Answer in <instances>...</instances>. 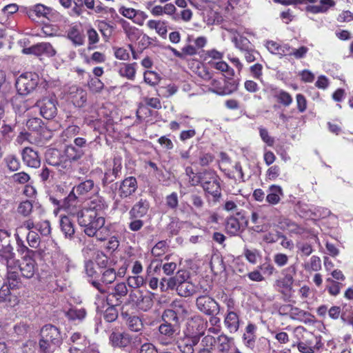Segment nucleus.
Listing matches in <instances>:
<instances>
[{
	"label": "nucleus",
	"instance_id": "nucleus-1",
	"mask_svg": "<svg viewBox=\"0 0 353 353\" xmlns=\"http://www.w3.org/2000/svg\"><path fill=\"white\" fill-rule=\"evenodd\" d=\"M108 208L104 199L97 195L91 199L79 214V225L83 228L85 234L96 235L100 241L107 240L110 236L108 226L104 227L105 219L100 212Z\"/></svg>",
	"mask_w": 353,
	"mask_h": 353
},
{
	"label": "nucleus",
	"instance_id": "nucleus-2",
	"mask_svg": "<svg viewBox=\"0 0 353 353\" xmlns=\"http://www.w3.org/2000/svg\"><path fill=\"white\" fill-rule=\"evenodd\" d=\"M294 343L302 353H316L323 346L321 336L315 335L303 326H297L293 330Z\"/></svg>",
	"mask_w": 353,
	"mask_h": 353
},
{
	"label": "nucleus",
	"instance_id": "nucleus-3",
	"mask_svg": "<svg viewBox=\"0 0 353 353\" xmlns=\"http://www.w3.org/2000/svg\"><path fill=\"white\" fill-rule=\"evenodd\" d=\"M281 273L283 276L276 279L273 286L275 290L282 295L283 299L285 301L296 303V301L295 300L294 290H293L294 277L296 274V265L293 264L283 269Z\"/></svg>",
	"mask_w": 353,
	"mask_h": 353
},
{
	"label": "nucleus",
	"instance_id": "nucleus-4",
	"mask_svg": "<svg viewBox=\"0 0 353 353\" xmlns=\"http://www.w3.org/2000/svg\"><path fill=\"white\" fill-rule=\"evenodd\" d=\"M198 183V186L202 188L207 196H212L214 202H218L220 200L222 196L221 178L215 170H203V174Z\"/></svg>",
	"mask_w": 353,
	"mask_h": 353
},
{
	"label": "nucleus",
	"instance_id": "nucleus-5",
	"mask_svg": "<svg viewBox=\"0 0 353 353\" xmlns=\"http://www.w3.org/2000/svg\"><path fill=\"white\" fill-rule=\"evenodd\" d=\"M110 275V270L108 268L102 275L101 281L102 283H98L96 282H93V285L99 290V292L103 294L101 296H99L97 298V311L99 312H103V317L105 320L108 322L110 321L109 319V313L108 310L110 307V303L108 302V296L105 295V294L108 292L110 286L109 284L110 283V281L108 279V277Z\"/></svg>",
	"mask_w": 353,
	"mask_h": 353
},
{
	"label": "nucleus",
	"instance_id": "nucleus-6",
	"mask_svg": "<svg viewBox=\"0 0 353 353\" xmlns=\"http://www.w3.org/2000/svg\"><path fill=\"white\" fill-rule=\"evenodd\" d=\"M211 288H205L203 294L195 301L197 310L207 316H215L220 312V305L216 301L209 295Z\"/></svg>",
	"mask_w": 353,
	"mask_h": 353
},
{
	"label": "nucleus",
	"instance_id": "nucleus-7",
	"mask_svg": "<svg viewBox=\"0 0 353 353\" xmlns=\"http://www.w3.org/2000/svg\"><path fill=\"white\" fill-rule=\"evenodd\" d=\"M189 325H192V327L197 325L198 327L201 326V328L198 329V332L194 336H186L182 340L181 343L179 345L181 353H194V347L199 343V336L203 334L204 323L202 319L192 320Z\"/></svg>",
	"mask_w": 353,
	"mask_h": 353
},
{
	"label": "nucleus",
	"instance_id": "nucleus-8",
	"mask_svg": "<svg viewBox=\"0 0 353 353\" xmlns=\"http://www.w3.org/2000/svg\"><path fill=\"white\" fill-rule=\"evenodd\" d=\"M39 81V77L35 73L26 72L21 74L16 81V88L20 94L26 95L34 90Z\"/></svg>",
	"mask_w": 353,
	"mask_h": 353
},
{
	"label": "nucleus",
	"instance_id": "nucleus-9",
	"mask_svg": "<svg viewBox=\"0 0 353 353\" xmlns=\"http://www.w3.org/2000/svg\"><path fill=\"white\" fill-rule=\"evenodd\" d=\"M46 162L56 167L60 172H64L70 168V162L65 158L64 154L55 148H50L46 152Z\"/></svg>",
	"mask_w": 353,
	"mask_h": 353
},
{
	"label": "nucleus",
	"instance_id": "nucleus-10",
	"mask_svg": "<svg viewBox=\"0 0 353 353\" xmlns=\"http://www.w3.org/2000/svg\"><path fill=\"white\" fill-rule=\"evenodd\" d=\"M61 209L69 214L76 216L79 222V214L81 212V203L73 190L65 197L61 203Z\"/></svg>",
	"mask_w": 353,
	"mask_h": 353
},
{
	"label": "nucleus",
	"instance_id": "nucleus-11",
	"mask_svg": "<svg viewBox=\"0 0 353 353\" xmlns=\"http://www.w3.org/2000/svg\"><path fill=\"white\" fill-rule=\"evenodd\" d=\"M224 176L228 179L234 181L236 183L245 182V175L241 162L236 161L231 167H219Z\"/></svg>",
	"mask_w": 353,
	"mask_h": 353
},
{
	"label": "nucleus",
	"instance_id": "nucleus-12",
	"mask_svg": "<svg viewBox=\"0 0 353 353\" xmlns=\"http://www.w3.org/2000/svg\"><path fill=\"white\" fill-rule=\"evenodd\" d=\"M42 117L46 119L54 118L57 112V101L52 98H43L37 102Z\"/></svg>",
	"mask_w": 353,
	"mask_h": 353
},
{
	"label": "nucleus",
	"instance_id": "nucleus-13",
	"mask_svg": "<svg viewBox=\"0 0 353 353\" xmlns=\"http://www.w3.org/2000/svg\"><path fill=\"white\" fill-rule=\"evenodd\" d=\"M137 181L135 177H127L121 182L119 189L116 190L114 197L127 198L137 190Z\"/></svg>",
	"mask_w": 353,
	"mask_h": 353
},
{
	"label": "nucleus",
	"instance_id": "nucleus-14",
	"mask_svg": "<svg viewBox=\"0 0 353 353\" xmlns=\"http://www.w3.org/2000/svg\"><path fill=\"white\" fill-rule=\"evenodd\" d=\"M180 326L162 322L158 327L159 338L163 344L173 341L179 330Z\"/></svg>",
	"mask_w": 353,
	"mask_h": 353
},
{
	"label": "nucleus",
	"instance_id": "nucleus-15",
	"mask_svg": "<svg viewBox=\"0 0 353 353\" xmlns=\"http://www.w3.org/2000/svg\"><path fill=\"white\" fill-rule=\"evenodd\" d=\"M25 54H32L36 56L46 55L52 57L56 54V50L50 43L42 42L23 50Z\"/></svg>",
	"mask_w": 353,
	"mask_h": 353
},
{
	"label": "nucleus",
	"instance_id": "nucleus-16",
	"mask_svg": "<svg viewBox=\"0 0 353 353\" xmlns=\"http://www.w3.org/2000/svg\"><path fill=\"white\" fill-rule=\"evenodd\" d=\"M23 163L28 167L37 168L41 165V157L39 152L32 148L26 147L21 152Z\"/></svg>",
	"mask_w": 353,
	"mask_h": 353
},
{
	"label": "nucleus",
	"instance_id": "nucleus-17",
	"mask_svg": "<svg viewBox=\"0 0 353 353\" xmlns=\"http://www.w3.org/2000/svg\"><path fill=\"white\" fill-rule=\"evenodd\" d=\"M13 264L25 278L30 279L35 273L36 263L32 258L24 257L21 262L14 261Z\"/></svg>",
	"mask_w": 353,
	"mask_h": 353
},
{
	"label": "nucleus",
	"instance_id": "nucleus-18",
	"mask_svg": "<svg viewBox=\"0 0 353 353\" xmlns=\"http://www.w3.org/2000/svg\"><path fill=\"white\" fill-rule=\"evenodd\" d=\"M68 99L76 107H83L87 101V93L82 88L77 86L72 85L69 88L68 91Z\"/></svg>",
	"mask_w": 353,
	"mask_h": 353
},
{
	"label": "nucleus",
	"instance_id": "nucleus-19",
	"mask_svg": "<svg viewBox=\"0 0 353 353\" xmlns=\"http://www.w3.org/2000/svg\"><path fill=\"white\" fill-rule=\"evenodd\" d=\"M121 316L128 327L132 332H139L143 328V323L137 315L130 314L122 307Z\"/></svg>",
	"mask_w": 353,
	"mask_h": 353
},
{
	"label": "nucleus",
	"instance_id": "nucleus-20",
	"mask_svg": "<svg viewBox=\"0 0 353 353\" xmlns=\"http://www.w3.org/2000/svg\"><path fill=\"white\" fill-rule=\"evenodd\" d=\"M41 339L49 341L50 343L59 345L61 336L59 329L52 325H46L41 330Z\"/></svg>",
	"mask_w": 353,
	"mask_h": 353
},
{
	"label": "nucleus",
	"instance_id": "nucleus-21",
	"mask_svg": "<svg viewBox=\"0 0 353 353\" xmlns=\"http://www.w3.org/2000/svg\"><path fill=\"white\" fill-rule=\"evenodd\" d=\"M161 269V265L160 264L154 265L153 262L150 263L147 267L145 280L152 290H156L158 288L159 279L157 276L159 274Z\"/></svg>",
	"mask_w": 353,
	"mask_h": 353
},
{
	"label": "nucleus",
	"instance_id": "nucleus-22",
	"mask_svg": "<svg viewBox=\"0 0 353 353\" xmlns=\"http://www.w3.org/2000/svg\"><path fill=\"white\" fill-rule=\"evenodd\" d=\"M13 263L14 261H9L7 265V281L12 290L19 288L21 285L19 271Z\"/></svg>",
	"mask_w": 353,
	"mask_h": 353
},
{
	"label": "nucleus",
	"instance_id": "nucleus-23",
	"mask_svg": "<svg viewBox=\"0 0 353 353\" xmlns=\"http://www.w3.org/2000/svg\"><path fill=\"white\" fill-rule=\"evenodd\" d=\"M150 208V203L147 199H141L129 212L130 219H141L145 216Z\"/></svg>",
	"mask_w": 353,
	"mask_h": 353
},
{
	"label": "nucleus",
	"instance_id": "nucleus-24",
	"mask_svg": "<svg viewBox=\"0 0 353 353\" xmlns=\"http://www.w3.org/2000/svg\"><path fill=\"white\" fill-rule=\"evenodd\" d=\"M117 21L121 26L127 38L130 41H135L141 37V34L143 33L141 30L134 26H130L129 22L122 18H119Z\"/></svg>",
	"mask_w": 353,
	"mask_h": 353
},
{
	"label": "nucleus",
	"instance_id": "nucleus-25",
	"mask_svg": "<svg viewBox=\"0 0 353 353\" xmlns=\"http://www.w3.org/2000/svg\"><path fill=\"white\" fill-rule=\"evenodd\" d=\"M168 49L172 52L173 55L182 60L185 59L188 57L194 56L198 54L196 47L190 43L185 45L181 48V51H179L172 46H168Z\"/></svg>",
	"mask_w": 353,
	"mask_h": 353
},
{
	"label": "nucleus",
	"instance_id": "nucleus-26",
	"mask_svg": "<svg viewBox=\"0 0 353 353\" xmlns=\"http://www.w3.org/2000/svg\"><path fill=\"white\" fill-rule=\"evenodd\" d=\"M335 6L336 1L334 0H320L319 5H309L306 6L305 10L312 14L325 13Z\"/></svg>",
	"mask_w": 353,
	"mask_h": 353
},
{
	"label": "nucleus",
	"instance_id": "nucleus-27",
	"mask_svg": "<svg viewBox=\"0 0 353 353\" xmlns=\"http://www.w3.org/2000/svg\"><path fill=\"white\" fill-rule=\"evenodd\" d=\"M272 96L276 102L284 107L290 106L293 101L292 97L288 92L282 89H273Z\"/></svg>",
	"mask_w": 353,
	"mask_h": 353
},
{
	"label": "nucleus",
	"instance_id": "nucleus-28",
	"mask_svg": "<svg viewBox=\"0 0 353 353\" xmlns=\"http://www.w3.org/2000/svg\"><path fill=\"white\" fill-rule=\"evenodd\" d=\"M239 316L234 311L227 312L224 323L230 333L236 332L239 328Z\"/></svg>",
	"mask_w": 353,
	"mask_h": 353
},
{
	"label": "nucleus",
	"instance_id": "nucleus-29",
	"mask_svg": "<svg viewBox=\"0 0 353 353\" xmlns=\"http://www.w3.org/2000/svg\"><path fill=\"white\" fill-rule=\"evenodd\" d=\"M137 63H120L119 65L115 63V66H117V71L119 74L123 77L127 78L128 79L132 80L134 79L136 74V68Z\"/></svg>",
	"mask_w": 353,
	"mask_h": 353
},
{
	"label": "nucleus",
	"instance_id": "nucleus-30",
	"mask_svg": "<svg viewBox=\"0 0 353 353\" xmlns=\"http://www.w3.org/2000/svg\"><path fill=\"white\" fill-rule=\"evenodd\" d=\"M256 329V325L253 323H248L245 327V332L243 336V339L245 345L248 347L253 348L255 345Z\"/></svg>",
	"mask_w": 353,
	"mask_h": 353
},
{
	"label": "nucleus",
	"instance_id": "nucleus-31",
	"mask_svg": "<svg viewBox=\"0 0 353 353\" xmlns=\"http://www.w3.org/2000/svg\"><path fill=\"white\" fill-rule=\"evenodd\" d=\"M290 316L291 319L303 321L305 323L313 322L314 317L310 312L301 310L299 307H290Z\"/></svg>",
	"mask_w": 353,
	"mask_h": 353
},
{
	"label": "nucleus",
	"instance_id": "nucleus-32",
	"mask_svg": "<svg viewBox=\"0 0 353 353\" xmlns=\"http://www.w3.org/2000/svg\"><path fill=\"white\" fill-rule=\"evenodd\" d=\"M177 294L181 297H189L196 293V286L191 281L183 282L174 287Z\"/></svg>",
	"mask_w": 353,
	"mask_h": 353
},
{
	"label": "nucleus",
	"instance_id": "nucleus-33",
	"mask_svg": "<svg viewBox=\"0 0 353 353\" xmlns=\"http://www.w3.org/2000/svg\"><path fill=\"white\" fill-rule=\"evenodd\" d=\"M190 279V273L189 271L186 270H180L176 272V274L174 277H172L168 280V287L170 289L173 290L174 289V287H176V285L189 281Z\"/></svg>",
	"mask_w": 353,
	"mask_h": 353
},
{
	"label": "nucleus",
	"instance_id": "nucleus-34",
	"mask_svg": "<svg viewBox=\"0 0 353 353\" xmlns=\"http://www.w3.org/2000/svg\"><path fill=\"white\" fill-rule=\"evenodd\" d=\"M283 195V190L279 185H272L269 188V193L266 196V201L270 205H276Z\"/></svg>",
	"mask_w": 353,
	"mask_h": 353
},
{
	"label": "nucleus",
	"instance_id": "nucleus-35",
	"mask_svg": "<svg viewBox=\"0 0 353 353\" xmlns=\"http://www.w3.org/2000/svg\"><path fill=\"white\" fill-rule=\"evenodd\" d=\"M70 341L71 342V346H76V347L79 348L80 350L88 353L87 345H89V342L85 336L79 332H74L70 336Z\"/></svg>",
	"mask_w": 353,
	"mask_h": 353
},
{
	"label": "nucleus",
	"instance_id": "nucleus-36",
	"mask_svg": "<svg viewBox=\"0 0 353 353\" xmlns=\"http://www.w3.org/2000/svg\"><path fill=\"white\" fill-rule=\"evenodd\" d=\"M131 342V337L129 334L112 333V345L119 347H127Z\"/></svg>",
	"mask_w": 353,
	"mask_h": 353
},
{
	"label": "nucleus",
	"instance_id": "nucleus-37",
	"mask_svg": "<svg viewBox=\"0 0 353 353\" xmlns=\"http://www.w3.org/2000/svg\"><path fill=\"white\" fill-rule=\"evenodd\" d=\"M83 154L84 152L81 148H77L72 145H67L64 151L65 158L70 162V165L71 161L79 160Z\"/></svg>",
	"mask_w": 353,
	"mask_h": 353
},
{
	"label": "nucleus",
	"instance_id": "nucleus-38",
	"mask_svg": "<svg viewBox=\"0 0 353 353\" xmlns=\"http://www.w3.org/2000/svg\"><path fill=\"white\" fill-rule=\"evenodd\" d=\"M60 227L66 238L71 239L74 234V224L67 216H63L60 219Z\"/></svg>",
	"mask_w": 353,
	"mask_h": 353
},
{
	"label": "nucleus",
	"instance_id": "nucleus-39",
	"mask_svg": "<svg viewBox=\"0 0 353 353\" xmlns=\"http://www.w3.org/2000/svg\"><path fill=\"white\" fill-rule=\"evenodd\" d=\"M52 9L43 4L38 3L33 6L29 10L28 14L30 17L36 16L37 17L48 18V15L51 13Z\"/></svg>",
	"mask_w": 353,
	"mask_h": 353
},
{
	"label": "nucleus",
	"instance_id": "nucleus-40",
	"mask_svg": "<svg viewBox=\"0 0 353 353\" xmlns=\"http://www.w3.org/2000/svg\"><path fill=\"white\" fill-rule=\"evenodd\" d=\"M162 322L180 326L178 312L173 309H165L161 315Z\"/></svg>",
	"mask_w": 353,
	"mask_h": 353
},
{
	"label": "nucleus",
	"instance_id": "nucleus-41",
	"mask_svg": "<svg viewBox=\"0 0 353 353\" xmlns=\"http://www.w3.org/2000/svg\"><path fill=\"white\" fill-rule=\"evenodd\" d=\"M232 344V339L225 334H221L216 339V345L220 352H228Z\"/></svg>",
	"mask_w": 353,
	"mask_h": 353
},
{
	"label": "nucleus",
	"instance_id": "nucleus-42",
	"mask_svg": "<svg viewBox=\"0 0 353 353\" xmlns=\"http://www.w3.org/2000/svg\"><path fill=\"white\" fill-rule=\"evenodd\" d=\"M10 288L8 285H3L0 289V302H8L11 306V302L13 305L17 303V298L16 296H12L10 293Z\"/></svg>",
	"mask_w": 353,
	"mask_h": 353
},
{
	"label": "nucleus",
	"instance_id": "nucleus-43",
	"mask_svg": "<svg viewBox=\"0 0 353 353\" xmlns=\"http://www.w3.org/2000/svg\"><path fill=\"white\" fill-rule=\"evenodd\" d=\"M225 230L232 235L237 234L241 230V223L239 219L234 216L228 218L225 223Z\"/></svg>",
	"mask_w": 353,
	"mask_h": 353
},
{
	"label": "nucleus",
	"instance_id": "nucleus-44",
	"mask_svg": "<svg viewBox=\"0 0 353 353\" xmlns=\"http://www.w3.org/2000/svg\"><path fill=\"white\" fill-rule=\"evenodd\" d=\"M185 174L188 176V182L191 186L196 187L199 185V181L203 174V170L199 172H194L193 168L188 166L185 169Z\"/></svg>",
	"mask_w": 353,
	"mask_h": 353
},
{
	"label": "nucleus",
	"instance_id": "nucleus-45",
	"mask_svg": "<svg viewBox=\"0 0 353 353\" xmlns=\"http://www.w3.org/2000/svg\"><path fill=\"white\" fill-rule=\"evenodd\" d=\"M303 268L306 272H317L321 269V260L316 255H313L309 261L305 263Z\"/></svg>",
	"mask_w": 353,
	"mask_h": 353
},
{
	"label": "nucleus",
	"instance_id": "nucleus-46",
	"mask_svg": "<svg viewBox=\"0 0 353 353\" xmlns=\"http://www.w3.org/2000/svg\"><path fill=\"white\" fill-rule=\"evenodd\" d=\"M153 299L150 295H141L137 300V306L142 311L147 312L153 306Z\"/></svg>",
	"mask_w": 353,
	"mask_h": 353
},
{
	"label": "nucleus",
	"instance_id": "nucleus-47",
	"mask_svg": "<svg viewBox=\"0 0 353 353\" xmlns=\"http://www.w3.org/2000/svg\"><path fill=\"white\" fill-rule=\"evenodd\" d=\"M239 88V82L230 78L228 80L223 79L222 96L230 95L236 92Z\"/></svg>",
	"mask_w": 353,
	"mask_h": 353
},
{
	"label": "nucleus",
	"instance_id": "nucleus-48",
	"mask_svg": "<svg viewBox=\"0 0 353 353\" xmlns=\"http://www.w3.org/2000/svg\"><path fill=\"white\" fill-rule=\"evenodd\" d=\"M214 160V156L210 152H205L200 150L198 152V161L196 162L201 167L210 165Z\"/></svg>",
	"mask_w": 353,
	"mask_h": 353
},
{
	"label": "nucleus",
	"instance_id": "nucleus-49",
	"mask_svg": "<svg viewBox=\"0 0 353 353\" xmlns=\"http://www.w3.org/2000/svg\"><path fill=\"white\" fill-rule=\"evenodd\" d=\"M119 12L125 17L128 18L130 19H134L137 16H141L142 19H145L147 18V14H145L143 12H139L136 10L134 8H125L121 7L119 9Z\"/></svg>",
	"mask_w": 353,
	"mask_h": 353
},
{
	"label": "nucleus",
	"instance_id": "nucleus-50",
	"mask_svg": "<svg viewBox=\"0 0 353 353\" xmlns=\"http://www.w3.org/2000/svg\"><path fill=\"white\" fill-rule=\"evenodd\" d=\"M94 181L92 180H86L81 182L73 188L79 195H85L94 188Z\"/></svg>",
	"mask_w": 353,
	"mask_h": 353
},
{
	"label": "nucleus",
	"instance_id": "nucleus-51",
	"mask_svg": "<svg viewBox=\"0 0 353 353\" xmlns=\"http://www.w3.org/2000/svg\"><path fill=\"white\" fill-rule=\"evenodd\" d=\"M143 79L147 84L152 86L157 85L161 79L157 72L152 70H146L143 74Z\"/></svg>",
	"mask_w": 353,
	"mask_h": 353
},
{
	"label": "nucleus",
	"instance_id": "nucleus-52",
	"mask_svg": "<svg viewBox=\"0 0 353 353\" xmlns=\"http://www.w3.org/2000/svg\"><path fill=\"white\" fill-rule=\"evenodd\" d=\"M68 37L76 46L83 44V37L76 27H72L69 30Z\"/></svg>",
	"mask_w": 353,
	"mask_h": 353
},
{
	"label": "nucleus",
	"instance_id": "nucleus-53",
	"mask_svg": "<svg viewBox=\"0 0 353 353\" xmlns=\"http://www.w3.org/2000/svg\"><path fill=\"white\" fill-rule=\"evenodd\" d=\"M168 248L166 241H159L152 248L151 253L155 257L163 256L167 251Z\"/></svg>",
	"mask_w": 353,
	"mask_h": 353
},
{
	"label": "nucleus",
	"instance_id": "nucleus-54",
	"mask_svg": "<svg viewBox=\"0 0 353 353\" xmlns=\"http://www.w3.org/2000/svg\"><path fill=\"white\" fill-rule=\"evenodd\" d=\"M86 314L85 310L83 308H70L67 312L66 316L70 320H82L85 318Z\"/></svg>",
	"mask_w": 353,
	"mask_h": 353
},
{
	"label": "nucleus",
	"instance_id": "nucleus-55",
	"mask_svg": "<svg viewBox=\"0 0 353 353\" xmlns=\"http://www.w3.org/2000/svg\"><path fill=\"white\" fill-rule=\"evenodd\" d=\"M235 46L242 53L254 48L249 39L244 37L236 39Z\"/></svg>",
	"mask_w": 353,
	"mask_h": 353
},
{
	"label": "nucleus",
	"instance_id": "nucleus-56",
	"mask_svg": "<svg viewBox=\"0 0 353 353\" xmlns=\"http://www.w3.org/2000/svg\"><path fill=\"white\" fill-rule=\"evenodd\" d=\"M165 205L166 207L172 210H176L179 206V197L178 194L176 192H173L170 194H168L165 198Z\"/></svg>",
	"mask_w": 353,
	"mask_h": 353
},
{
	"label": "nucleus",
	"instance_id": "nucleus-57",
	"mask_svg": "<svg viewBox=\"0 0 353 353\" xmlns=\"http://www.w3.org/2000/svg\"><path fill=\"white\" fill-rule=\"evenodd\" d=\"M243 255L245 258L250 262L251 264H256L258 261V258H259L260 253L259 251L256 249H249L247 248H244Z\"/></svg>",
	"mask_w": 353,
	"mask_h": 353
},
{
	"label": "nucleus",
	"instance_id": "nucleus-58",
	"mask_svg": "<svg viewBox=\"0 0 353 353\" xmlns=\"http://www.w3.org/2000/svg\"><path fill=\"white\" fill-rule=\"evenodd\" d=\"M210 88L209 90L218 94L222 96L223 79H214L213 77L210 81Z\"/></svg>",
	"mask_w": 353,
	"mask_h": 353
},
{
	"label": "nucleus",
	"instance_id": "nucleus-59",
	"mask_svg": "<svg viewBox=\"0 0 353 353\" xmlns=\"http://www.w3.org/2000/svg\"><path fill=\"white\" fill-rule=\"evenodd\" d=\"M193 16V13L190 9L184 8L180 13H176V15H173L172 19L176 22L183 21L184 22H189Z\"/></svg>",
	"mask_w": 353,
	"mask_h": 353
},
{
	"label": "nucleus",
	"instance_id": "nucleus-60",
	"mask_svg": "<svg viewBox=\"0 0 353 353\" xmlns=\"http://www.w3.org/2000/svg\"><path fill=\"white\" fill-rule=\"evenodd\" d=\"M4 161L8 167V168L12 171H17L20 168V162L19 159L13 154L8 155L5 159Z\"/></svg>",
	"mask_w": 353,
	"mask_h": 353
},
{
	"label": "nucleus",
	"instance_id": "nucleus-61",
	"mask_svg": "<svg viewBox=\"0 0 353 353\" xmlns=\"http://www.w3.org/2000/svg\"><path fill=\"white\" fill-rule=\"evenodd\" d=\"M32 203L26 200L21 202L17 208V212L23 216H28L32 211Z\"/></svg>",
	"mask_w": 353,
	"mask_h": 353
},
{
	"label": "nucleus",
	"instance_id": "nucleus-62",
	"mask_svg": "<svg viewBox=\"0 0 353 353\" xmlns=\"http://www.w3.org/2000/svg\"><path fill=\"white\" fill-rule=\"evenodd\" d=\"M214 68L222 72H225L228 77L234 76V70L225 61H220L214 63Z\"/></svg>",
	"mask_w": 353,
	"mask_h": 353
},
{
	"label": "nucleus",
	"instance_id": "nucleus-63",
	"mask_svg": "<svg viewBox=\"0 0 353 353\" xmlns=\"http://www.w3.org/2000/svg\"><path fill=\"white\" fill-rule=\"evenodd\" d=\"M326 281L329 283L327 285V290L332 296H336L340 293L341 283L335 281L331 278H327Z\"/></svg>",
	"mask_w": 353,
	"mask_h": 353
},
{
	"label": "nucleus",
	"instance_id": "nucleus-64",
	"mask_svg": "<svg viewBox=\"0 0 353 353\" xmlns=\"http://www.w3.org/2000/svg\"><path fill=\"white\" fill-rule=\"evenodd\" d=\"M35 229L42 236H48L51 233V226L48 221H41L35 225Z\"/></svg>",
	"mask_w": 353,
	"mask_h": 353
}]
</instances>
